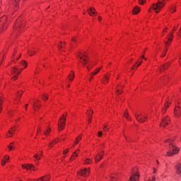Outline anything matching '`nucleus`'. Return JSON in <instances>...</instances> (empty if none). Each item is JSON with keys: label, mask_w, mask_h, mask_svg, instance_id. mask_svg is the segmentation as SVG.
Segmentation results:
<instances>
[{"label": "nucleus", "mask_w": 181, "mask_h": 181, "mask_svg": "<svg viewBox=\"0 0 181 181\" xmlns=\"http://www.w3.org/2000/svg\"><path fill=\"white\" fill-rule=\"evenodd\" d=\"M81 60H83L84 62V64L87 63V55H83L82 57H80Z\"/></svg>", "instance_id": "obj_19"}, {"label": "nucleus", "mask_w": 181, "mask_h": 181, "mask_svg": "<svg viewBox=\"0 0 181 181\" xmlns=\"http://www.w3.org/2000/svg\"><path fill=\"white\" fill-rule=\"evenodd\" d=\"M117 179H118V175H117L116 174L112 175L110 177V180H111V181H117Z\"/></svg>", "instance_id": "obj_20"}, {"label": "nucleus", "mask_w": 181, "mask_h": 181, "mask_svg": "<svg viewBox=\"0 0 181 181\" xmlns=\"http://www.w3.org/2000/svg\"><path fill=\"white\" fill-rule=\"evenodd\" d=\"M69 80H71V81H73V80H74V72L71 71L69 74Z\"/></svg>", "instance_id": "obj_23"}, {"label": "nucleus", "mask_w": 181, "mask_h": 181, "mask_svg": "<svg viewBox=\"0 0 181 181\" xmlns=\"http://www.w3.org/2000/svg\"><path fill=\"white\" fill-rule=\"evenodd\" d=\"M171 43H172L171 38H168V41H165V52L162 54V57H165V56H166V52H168V47L170 46Z\"/></svg>", "instance_id": "obj_7"}, {"label": "nucleus", "mask_w": 181, "mask_h": 181, "mask_svg": "<svg viewBox=\"0 0 181 181\" xmlns=\"http://www.w3.org/2000/svg\"><path fill=\"white\" fill-rule=\"evenodd\" d=\"M132 70H134V67H132Z\"/></svg>", "instance_id": "obj_59"}, {"label": "nucleus", "mask_w": 181, "mask_h": 181, "mask_svg": "<svg viewBox=\"0 0 181 181\" xmlns=\"http://www.w3.org/2000/svg\"><path fill=\"white\" fill-rule=\"evenodd\" d=\"M168 107H169V105H167L165 106V108L167 109Z\"/></svg>", "instance_id": "obj_53"}, {"label": "nucleus", "mask_w": 181, "mask_h": 181, "mask_svg": "<svg viewBox=\"0 0 181 181\" xmlns=\"http://www.w3.org/2000/svg\"><path fill=\"white\" fill-rule=\"evenodd\" d=\"M4 159H5L6 160H8L9 159V156H6L4 157Z\"/></svg>", "instance_id": "obj_38"}, {"label": "nucleus", "mask_w": 181, "mask_h": 181, "mask_svg": "<svg viewBox=\"0 0 181 181\" xmlns=\"http://www.w3.org/2000/svg\"><path fill=\"white\" fill-rule=\"evenodd\" d=\"M86 163H90V159H86Z\"/></svg>", "instance_id": "obj_42"}, {"label": "nucleus", "mask_w": 181, "mask_h": 181, "mask_svg": "<svg viewBox=\"0 0 181 181\" xmlns=\"http://www.w3.org/2000/svg\"><path fill=\"white\" fill-rule=\"evenodd\" d=\"M89 122L91 123V120L89 119Z\"/></svg>", "instance_id": "obj_57"}, {"label": "nucleus", "mask_w": 181, "mask_h": 181, "mask_svg": "<svg viewBox=\"0 0 181 181\" xmlns=\"http://www.w3.org/2000/svg\"><path fill=\"white\" fill-rule=\"evenodd\" d=\"M11 72H12L13 74H16L14 75V77L12 78V79L14 80V81L16 80V78H18V75L21 74V71H19L18 70V69H16V68H13L12 69Z\"/></svg>", "instance_id": "obj_9"}, {"label": "nucleus", "mask_w": 181, "mask_h": 181, "mask_svg": "<svg viewBox=\"0 0 181 181\" xmlns=\"http://www.w3.org/2000/svg\"><path fill=\"white\" fill-rule=\"evenodd\" d=\"M173 141L174 140H170L169 145V150L167 152V156H173V155H176L177 153H179V151H180V148H179L178 147H176L175 145H174L173 144Z\"/></svg>", "instance_id": "obj_1"}, {"label": "nucleus", "mask_w": 181, "mask_h": 181, "mask_svg": "<svg viewBox=\"0 0 181 181\" xmlns=\"http://www.w3.org/2000/svg\"><path fill=\"white\" fill-rule=\"evenodd\" d=\"M39 131H40V127L39 129L37 130V132H39Z\"/></svg>", "instance_id": "obj_54"}, {"label": "nucleus", "mask_w": 181, "mask_h": 181, "mask_svg": "<svg viewBox=\"0 0 181 181\" xmlns=\"http://www.w3.org/2000/svg\"><path fill=\"white\" fill-rule=\"evenodd\" d=\"M175 170L177 175H181V164L178 163L175 165Z\"/></svg>", "instance_id": "obj_12"}, {"label": "nucleus", "mask_w": 181, "mask_h": 181, "mask_svg": "<svg viewBox=\"0 0 181 181\" xmlns=\"http://www.w3.org/2000/svg\"><path fill=\"white\" fill-rule=\"evenodd\" d=\"M29 54H30V56H32V54H30V53Z\"/></svg>", "instance_id": "obj_58"}, {"label": "nucleus", "mask_w": 181, "mask_h": 181, "mask_svg": "<svg viewBox=\"0 0 181 181\" xmlns=\"http://www.w3.org/2000/svg\"><path fill=\"white\" fill-rule=\"evenodd\" d=\"M78 174L81 176H83V177H87V176H88L90 175V170L87 169V168H84L83 170H81Z\"/></svg>", "instance_id": "obj_6"}, {"label": "nucleus", "mask_w": 181, "mask_h": 181, "mask_svg": "<svg viewBox=\"0 0 181 181\" xmlns=\"http://www.w3.org/2000/svg\"><path fill=\"white\" fill-rule=\"evenodd\" d=\"M124 117L128 119V110H125L124 113Z\"/></svg>", "instance_id": "obj_31"}, {"label": "nucleus", "mask_w": 181, "mask_h": 181, "mask_svg": "<svg viewBox=\"0 0 181 181\" xmlns=\"http://www.w3.org/2000/svg\"><path fill=\"white\" fill-rule=\"evenodd\" d=\"M175 30H176V29H175V28H173V32H175ZM170 35H171V36H173V33H170Z\"/></svg>", "instance_id": "obj_39"}, {"label": "nucleus", "mask_w": 181, "mask_h": 181, "mask_svg": "<svg viewBox=\"0 0 181 181\" xmlns=\"http://www.w3.org/2000/svg\"><path fill=\"white\" fill-rule=\"evenodd\" d=\"M22 168L23 169H27V170H29V169H32V168H34V165L32 164H23Z\"/></svg>", "instance_id": "obj_11"}, {"label": "nucleus", "mask_w": 181, "mask_h": 181, "mask_svg": "<svg viewBox=\"0 0 181 181\" xmlns=\"http://www.w3.org/2000/svg\"><path fill=\"white\" fill-rule=\"evenodd\" d=\"M169 122H170V119L167 117L162 119L160 125L161 127H166V125H169Z\"/></svg>", "instance_id": "obj_8"}, {"label": "nucleus", "mask_w": 181, "mask_h": 181, "mask_svg": "<svg viewBox=\"0 0 181 181\" xmlns=\"http://www.w3.org/2000/svg\"><path fill=\"white\" fill-rule=\"evenodd\" d=\"M135 176H137V179ZM138 177H139V174L136 173L134 175L130 177L129 181H138Z\"/></svg>", "instance_id": "obj_14"}, {"label": "nucleus", "mask_w": 181, "mask_h": 181, "mask_svg": "<svg viewBox=\"0 0 181 181\" xmlns=\"http://www.w3.org/2000/svg\"><path fill=\"white\" fill-rule=\"evenodd\" d=\"M22 97V93H18V98H21Z\"/></svg>", "instance_id": "obj_45"}, {"label": "nucleus", "mask_w": 181, "mask_h": 181, "mask_svg": "<svg viewBox=\"0 0 181 181\" xmlns=\"http://www.w3.org/2000/svg\"><path fill=\"white\" fill-rule=\"evenodd\" d=\"M98 21H101V17H98Z\"/></svg>", "instance_id": "obj_51"}, {"label": "nucleus", "mask_w": 181, "mask_h": 181, "mask_svg": "<svg viewBox=\"0 0 181 181\" xmlns=\"http://www.w3.org/2000/svg\"><path fill=\"white\" fill-rule=\"evenodd\" d=\"M141 63H142V62H140V63L137 65L136 67H139V66H141Z\"/></svg>", "instance_id": "obj_50"}, {"label": "nucleus", "mask_w": 181, "mask_h": 181, "mask_svg": "<svg viewBox=\"0 0 181 181\" xmlns=\"http://www.w3.org/2000/svg\"><path fill=\"white\" fill-rule=\"evenodd\" d=\"M93 80V77L90 78V81H91Z\"/></svg>", "instance_id": "obj_52"}, {"label": "nucleus", "mask_w": 181, "mask_h": 181, "mask_svg": "<svg viewBox=\"0 0 181 181\" xmlns=\"http://www.w3.org/2000/svg\"><path fill=\"white\" fill-rule=\"evenodd\" d=\"M135 117L137 121H139V122H140L141 124L145 122L147 119L146 116H144L141 114L135 115Z\"/></svg>", "instance_id": "obj_4"}, {"label": "nucleus", "mask_w": 181, "mask_h": 181, "mask_svg": "<svg viewBox=\"0 0 181 181\" xmlns=\"http://www.w3.org/2000/svg\"><path fill=\"white\" fill-rule=\"evenodd\" d=\"M156 177H155V176H153V179H152V180H151V181H155L156 180Z\"/></svg>", "instance_id": "obj_46"}, {"label": "nucleus", "mask_w": 181, "mask_h": 181, "mask_svg": "<svg viewBox=\"0 0 181 181\" xmlns=\"http://www.w3.org/2000/svg\"><path fill=\"white\" fill-rule=\"evenodd\" d=\"M64 121H66V117H64V115L61 117L58 123V129L59 131H63L64 129Z\"/></svg>", "instance_id": "obj_3"}, {"label": "nucleus", "mask_w": 181, "mask_h": 181, "mask_svg": "<svg viewBox=\"0 0 181 181\" xmlns=\"http://www.w3.org/2000/svg\"><path fill=\"white\" fill-rule=\"evenodd\" d=\"M50 129H47L46 132H44L45 135H49L50 134Z\"/></svg>", "instance_id": "obj_30"}, {"label": "nucleus", "mask_w": 181, "mask_h": 181, "mask_svg": "<svg viewBox=\"0 0 181 181\" xmlns=\"http://www.w3.org/2000/svg\"><path fill=\"white\" fill-rule=\"evenodd\" d=\"M28 104H27V105H25V107H26V108L28 107Z\"/></svg>", "instance_id": "obj_55"}, {"label": "nucleus", "mask_w": 181, "mask_h": 181, "mask_svg": "<svg viewBox=\"0 0 181 181\" xmlns=\"http://www.w3.org/2000/svg\"><path fill=\"white\" fill-rule=\"evenodd\" d=\"M34 158H36V159H37V160L40 159V157H39V156H37V155H35Z\"/></svg>", "instance_id": "obj_37"}, {"label": "nucleus", "mask_w": 181, "mask_h": 181, "mask_svg": "<svg viewBox=\"0 0 181 181\" xmlns=\"http://www.w3.org/2000/svg\"><path fill=\"white\" fill-rule=\"evenodd\" d=\"M172 12H176V9L175 8H171Z\"/></svg>", "instance_id": "obj_41"}, {"label": "nucleus", "mask_w": 181, "mask_h": 181, "mask_svg": "<svg viewBox=\"0 0 181 181\" xmlns=\"http://www.w3.org/2000/svg\"><path fill=\"white\" fill-rule=\"evenodd\" d=\"M15 131H16V128L13 129V127H12V128L8 131V133L10 134V135H13Z\"/></svg>", "instance_id": "obj_26"}, {"label": "nucleus", "mask_w": 181, "mask_h": 181, "mask_svg": "<svg viewBox=\"0 0 181 181\" xmlns=\"http://www.w3.org/2000/svg\"><path fill=\"white\" fill-rule=\"evenodd\" d=\"M69 152V150H65L64 151V154L66 155V153H67Z\"/></svg>", "instance_id": "obj_40"}, {"label": "nucleus", "mask_w": 181, "mask_h": 181, "mask_svg": "<svg viewBox=\"0 0 181 181\" xmlns=\"http://www.w3.org/2000/svg\"><path fill=\"white\" fill-rule=\"evenodd\" d=\"M37 108H40V106L39 105H37V103H35V105H34L35 111H36L37 110Z\"/></svg>", "instance_id": "obj_29"}, {"label": "nucleus", "mask_w": 181, "mask_h": 181, "mask_svg": "<svg viewBox=\"0 0 181 181\" xmlns=\"http://www.w3.org/2000/svg\"><path fill=\"white\" fill-rule=\"evenodd\" d=\"M6 160H3V161H1V164L4 165H5V163H6Z\"/></svg>", "instance_id": "obj_44"}, {"label": "nucleus", "mask_w": 181, "mask_h": 181, "mask_svg": "<svg viewBox=\"0 0 181 181\" xmlns=\"http://www.w3.org/2000/svg\"><path fill=\"white\" fill-rule=\"evenodd\" d=\"M117 94H121V90H117Z\"/></svg>", "instance_id": "obj_47"}, {"label": "nucleus", "mask_w": 181, "mask_h": 181, "mask_svg": "<svg viewBox=\"0 0 181 181\" xmlns=\"http://www.w3.org/2000/svg\"><path fill=\"white\" fill-rule=\"evenodd\" d=\"M9 151H12V149H15V144L13 142L11 143L10 145L8 146Z\"/></svg>", "instance_id": "obj_21"}, {"label": "nucleus", "mask_w": 181, "mask_h": 181, "mask_svg": "<svg viewBox=\"0 0 181 181\" xmlns=\"http://www.w3.org/2000/svg\"><path fill=\"white\" fill-rule=\"evenodd\" d=\"M107 129H108V128H107V127H104V131H107Z\"/></svg>", "instance_id": "obj_49"}, {"label": "nucleus", "mask_w": 181, "mask_h": 181, "mask_svg": "<svg viewBox=\"0 0 181 181\" xmlns=\"http://www.w3.org/2000/svg\"><path fill=\"white\" fill-rule=\"evenodd\" d=\"M42 100H44V101H46V100H47V95H43Z\"/></svg>", "instance_id": "obj_34"}, {"label": "nucleus", "mask_w": 181, "mask_h": 181, "mask_svg": "<svg viewBox=\"0 0 181 181\" xmlns=\"http://www.w3.org/2000/svg\"><path fill=\"white\" fill-rule=\"evenodd\" d=\"M13 28L15 29H22L25 28V19L22 17H18L16 22L14 23Z\"/></svg>", "instance_id": "obj_2"}, {"label": "nucleus", "mask_w": 181, "mask_h": 181, "mask_svg": "<svg viewBox=\"0 0 181 181\" xmlns=\"http://www.w3.org/2000/svg\"><path fill=\"white\" fill-rule=\"evenodd\" d=\"M100 71V69H97L95 72L91 73V76H95L98 72Z\"/></svg>", "instance_id": "obj_28"}, {"label": "nucleus", "mask_w": 181, "mask_h": 181, "mask_svg": "<svg viewBox=\"0 0 181 181\" xmlns=\"http://www.w3.org/2000/svg\"><path fill=\"white\" fill-rule=\"evenodd\" d=\"M78 150H77L76 151H75V152L72 154L71 157L70 158V160H74V159H76V158H77V153H78Z\"/></svg>", "instance_id": "obj_16"}, {"label": "nucleus", "mask_w": 181, "mask_h": 181, "mask_svg": "<svg viewBox=\"0 0 181 181\" xmlns=\"http://www.w3.org/2000/svg\"><path fill=\"white\" fill-rule=\"evenodd\" d=\"M88 12H89V15H90V16L94 15L95 13V8H90L88 10Z\"/></svg>", "instance_id": "obj_18"}, {"label": "nucleus", "mask_w": 181, "mask_h": 181, "mask_svg": "<svg viewBox=\"0 0 181 181\" xmlns=\"http://www.w3.org/2000/svg\"><path fill=\"white\" fill-rule=\"evenodd\" d=\"M20 64H21V66H23L24 69H26V67H28V62H26L25 61H22L21 62H20Z\"/></svg>", "instance_id": "obj_24"}, {"label": "nucleus", "mask_w": 181, "mask_h": 181, "mask_svg": "<svg viewBox=\"0 0 181 181\" xmlns=\"http://www.w3.org/2000/svg\"><path fill=\"white\" fill-rule=\"evenodd\" d=\"M174 114L176 117H180L181 110L180 107H175Z\"/></svg>", "instance_id": "obj_13"}, {"label": "nucleus", "mask_w": 181, "mask_h": 181, "mask_svg": "<svg viewBox=\"0 0 181 181\" xmlns=\"http://www.w3.org/2000/svg\"><path fill=\"white\" fill-rule=\"evenodd\" d=\"M165 4L162 3V1H158L156 4H153V8L156 11V13H158V9H160V8H163Z\"/></svg>", "instance_id": "obj_5"}, {"label": "nucleus", "mask_w": 181, "mask_h": 181, "mask_svg": "<svg viewBox=\"0 0 181 181\" xmlns=\"http://www.w3.org/2000/svg\"><path fill=\"white\" fill-rule=\"evenodd\" d=\"M58 47H59V49H63V44H59V45H58Z\"/></svg>", "instance_id": "obj_35"}, {"label": "nucleus", "mask_w": 181, "mask_h": 181, "mask_svg": "<svg viewBox=\"0 0 181 181\" xmlns=\"http://www.w3.org/2000/svg\"><path fill=\"white\" fill-rule=\"evenodd\" d=\"M169 66H170V64L169 62H167L165 64L163 65V70H167Z\"/></svg>", "instance_id": "obj_25"}, {"label": "nucleus", "mask_w": 181, "mask_h": 181, "mask_svg": "<svg viewBox=\"0 0 181 181\" xmlns=\"http://www.w3.org/2000/svg\"><path fill=\"white\" fill-rule=\"evenodd\" d=\"M5 22H6V16H4L0 18V25L4 26V25H5Z\"/></svg>", "instance_id": "obj_15"}, {"label": "nucleus", "mask_w": 181, "mask_h": 181, "mask_svg": "<svg viewBox=\"0 0 181 181\" xmlns=\"http://www.w3.org/2000/svg\"><path fill=\"white\" fill-rule=\"evenodd\" d=\"M72 42H76V38H72Z\"/></svg>", "instance_id": "obj_48"}, {"label": "nucleus", "mask_w": 181, "mask_h": 181, "mask_svg": "<svg viewBox=\"0 0 181 181\" xmlns=\"http://www.w3.org/2000/svg\"><path fill=\"white\" fill-rule=\"evenodd\" d=\"M98 136H103V132H98Z\"/></svg>", "instance_id": "obj_36"}, {"label": "nucleus", "mask_w": 181, "mask_h": 181, "mask_svg": "<svg viewBox=\"0 0 181 181\" xmlns=\"http://www.w3.org/2000/svg\"><path fill=\"white\" fill-rule=\"evenodd\" d=\"M164 111H166V110L164 109Z\"/></svg>", "instance_id": "obj_60"}, {"label": "nucleus", "mask_w": 181, "mask_h": 181, "mask_svg": "<svg viewBox=\"0 0 181 181\" xmlns=\"http://www.w3.org/2000/svg\"><path fill=\"white\" fill-rule=\"evenodd\" d=\"M81 139V136H79L76 139V145L78 144L79 141Z\"/></svg>", "instance_id": "obj_32"}, {"label": "nucleus", "mask_w": 181, "mask_h": 181, "mask_svg": "<svg viewBox=\"0 0 181 181\" xmlns=\"http://www.w3.org/2000/svg\"><path fill=\"white\" fill-rule=\"evenodd\" d=\"M50 180V177L49 175H45L41 177L40 178H38L37 181H49Z\"/></svg>", "instance_id": "obj_10"}, {"label": "nucleus", "mask_w": 181, "mask_h": 181, "mask_svg": "<svg viewBox=\"0 0 181 181\" xmlns=\"http://www.w3.org/2000/svg\"><path fill=\"white\" fill-rule=\"evenodd\" d=\"M101 159H103V156L101 154H98L95 158L96 162H100Z\"/></svg>", "instance_id": "obj_22"}, {"label": "nucleus", "mask_w": 181, "mask_h": 181, "mask_svg": "<svg viewBox=\"0 0 181 181\" xmlns=\"http://www.w3.org/2000/svg\"><path fill=\"white\" fill-rule=\"evenodd\" d=\"M139 3L141 5H144L145 4V0H139Z\"/></svg>", "instance_id": "obj_33"}, {"label": "nucleus", "mask_w": 181, "mask_h": 181, "mask_svg": "<svg viewBox=\"0 0 181 181\" xmlns=\"http://www.w3.org/2000/svg\"><path fill=\"white\" fill-rule=\"evenodd\" d=\"M15 1V5L16 6L17 4H18V1H19V0H14Z\"/></svg>", "instance_id": "obj_43"}, {"label": "nucleus", "mask_w": 181, "mask_h": 181, "mask_svg": "<svg viewBox=\"0 0 181 181\" xmlns=\"http://www.w3.org/2000/svg\"><path fill=\"white\" fill-rule=\"evenodd\" d=\"M141 10L139 9V8H138V6H135L134 8V9H133V13L134 14V15H136V13H139V11H140Z\"/></svg>", "instance_id": "obj_17"}, {"label": "nucleus", "mask_w": 181, "mask_h": 181, "mask_svg": "<svg viewBox=\"0 0 181 181\" xmlns=\"http://www.w3.org/2000/svg\"><path fill=\"white\" fill-rule=\"evenodd\" d=\"M108 78H109L108 76L105 75V81H103V83L105 84H107V83H108Z\"/></svg>", "instance_id": "obj_27"}, {"label": "nucleus", "mask_w": 181, "mask_h": 181, "mask_svg": "<svg viewBox=\"0 0 181 181\" xmlns=\"http://www.w3.org/2000/svg\"><path fill=\"white\" fill-rule=\"evenodd\" d=\"M155 172H156V169H154V173H155Z\"/></svg>", "instance_id": "obj_56"}]
</instances>
